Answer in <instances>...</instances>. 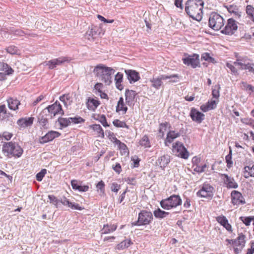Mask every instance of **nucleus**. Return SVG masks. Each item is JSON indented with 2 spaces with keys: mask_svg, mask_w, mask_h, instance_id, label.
<instances>
[{
  "mask_svg": "<svg viewBox=\"0 0 254 254\" xmlns=\"http://www.w3.org/2000/svg\"><path fill=\"white\" fill-rule=\"evenodd\" d=\"M203 5L202 0H188L186 2L185 11L190 17L199 21L202 18Z\"/></svg>",
  "mask_w": 254,
  "mask_h": 254,
  "instance_id": "f257e3e1",
  "label": "nucleus"
},
{
  "mask_svg": "<svg viewBox=\"0 0 254 254\" xmlns=\"http://www.w3.org/2000/svg\"><path fill=\"white\" fill-rule=\"evenodd\" d=\"M93 72L99 80L109 85L112 83V75L115 73V70L111 67L100 64L94 68Z\"/></svg>",
  "mask_w": 254,
  "mask_h": 254,
  "instance_id": "f03ea898",
  "label": "nucleus"
},
{
  "mask_svg": "<svg viewBox=\"0 0 254 254\" xmlns=\"http://www.w3.org/2000/svg\"><path fill=\"white\" fill-rule=\"evenodd\" d=\"M2 151L7 157H19L23 153V149L18 144L12 142L4 143Z\"/></svg>",
  "mask_w": 254,
  "mask_h": 254,
  "instance_id": "7ed1b4c3",
  "label": "nucleus"
},
{
  "mask_svg": "<svg viewBox=\"0 0 254 254\" xmlns=\"http://www.w3.org/2000/svg\"><path fill=\"white\" fill-rule=\"evenodd\" d=\"M182 203L181 197L179 195L173 194L166 199H162L160 204L162 208L169 210L181 205Z\"/></svg>",
  "mask_w": 254,
  "mask_h": 254,
  "instance_id": "20e7f679",
  "label": "nucleus"
},
{
  "mask_svg": "<svg viewBox=\"0 0 254 254\" xmlns=\"http://www.w3.org/2000/svg\"><path fill=\"white\" fill-rule=\"evenodd\" d=\"M224 25V19L222 16L216 12L210 13L209 17L208 25L215 31L220 30Z\"/></svg>",
  "mask_w": 254,
  "mask_h": 254,
  "instance_id": "39448f33",
  "label": "nucleus"
},
{
  "mask_svg": "<svg viewBox=\"0 0 254 254\" xmlns=\"http://www.w3.org/2000/svg\"><path fill=\"white\" fill-rule=\"evenodd\" d=\"M153 219V215L151 212L143 210L138 214L137 221L132 223L133 225H145L149 224Z\"/></svg>",
  "mask_w": 254,
  "mask_h": 254,
  "instance_id": "423d86ee",
  "label": "nucleus"
},
{
  "mask_svg": "<svg viewBox=\"0 0 254 254\" xmlns=\"http://www.w3.org/2000/svg\"><path fill=\"white\" fill-rule=\"evenodd\" d=\"M172 151L176 156L184 159H187L189 155L188 150L183 143L179 141L173 145Z\"/></svg>",
  "mask_w": 254,
  "mask_h": 254,
  "instance_id": "0eeeda50",
  "label": "nucleus"
},
{
  "mask_svg": "<svg viewBox=\"0 0 254 254\" xmlns=\"http://www.w3.org/2000/svg\"><path fill=\"white\" fill-rule=\"evenodd\" d=\"M182 60L185 64L190 66L192 68L198 66L200 64L199 56L197 54L187 55L186 57L183 58Z\"/></svg>",
  "mask_w": 254,
  "mask_h": 254,
  "instance_id": "6e6552de",
  "label": "nucleus"
},
{
  "mask_svg": "<svg viewBox=\"0 0 254 254\" xmlns=\"http://www.w3.org/2000/svg\"><path fill=\"white\" fill-rule=\"evenodd\" d=\"M237 29V22L233 18H229L221 33L226 35H232Z\"/></svg>",
  "mask_w": 254,
  "mask_h": 254,
  "instance_id": "1a4fd4ad",
  "label": "nucleus"
},
{
  "mask_svg": "<svg viewBox=\"0 0 254 254\" xmlns=\"http://www.w3.org/2000/svg\"><path fill=\"white\" fill-rule=\"evenodd\" d=\"M46 110H47L50 114L53 115V117L58 115H63L64 114V112L62 109L61 105L57 101L54 104L49 105L43 111V113H44Z\"/></svg>",
  "mask_w": 254,
  "mask_h": 254,
  "instance_id": "9d476101",
  "label": "nucleus"
},
{
  "mask_svg": "<svg viewBox=\"0 0 254 254\" xmlns=\"http://www.w3.org/2000/svg\"><path fill=\"white\" fill-rule=\"evenodd\" d=\"M177 77V75L168 76V75L162 74L157 77L153 76L150 79L151 86L156 89H159L162 85H163V80H167L171 77Z\"/></svg>",
  "mask_w": 254,
  "mask_h": 254,
  "instance_id": "9b49d317",
  "label": "nucleus"
},
{
  "mask_svg": "<svg viewBox=\"0 0 254 254\" xmlns=\"http://www.w3.org/2000/svg\"><path fill=\"white\" fill-rule=\"evenodd\" d=\"M213 188L208 185H204L197 192V195L201 197L212 198L213 196Z\"/></svg>",
  "mask_w": 254,
  "mask_h": 254,
  "instance_id": "f8f14e48",
  "label": "nucleus"
},
{
  "mask_svg": "<svg viewBox=\"0 0 254 254\" xmlns=\"http://www.w3.org/2000/svg\"><path fill=\"white\" fill-rule=\"evenodd\" d=\"M60 133L56 131H50L44 136L39 138V142L42 144L47 143L53 140L55 138L60 135Z\"/></svg>",
  "mask_w": 254,
  "mask_h": 254,
  "instance_id": "ddd939ff",
  "label": "nucleus"
},
{
  "mask_svg": "<svg viewBox=\"0 0 254 254\" xmlns=\"http://www.w3.org/2000/svg\"><path fill=\"white\" fill-rule=\"evenodd\" d=\"M232 203L234 205L244 204L245 199L242 194L238 191L233 190L231 192Z\"/></svg>",
  "mask_w": 254,
  "mask_h": 254,
  "instance_id": "4468645a",
  "label": "nucleus"
},
{
  "mask_svg": "<svg viewBox=\"0 0 254 254\" xmlns=\"http://www.w3.org/2000/svg\"><path fill=\"white\" fill-rule=\"evenodd\" d=\"M190 116L193 121L200 123L204 120V115L195 108H192L190 112Z\"/></svg>",
  "mask_w": 254,
  "mask_h": 254,
  "instance_id": "2eb2a0df",
  "label": "nucleus"
},
{
  "mask_svg": "<svg viewBox=\"0 0 254 254\" xmlns=\"http://www.w3.org/2000/svg\"><path fill=\"white\" fill-rule=\"evenodd\" d=\"M100 29L97 27H92L86 33L85 37L86 38L89 40H93L96 38L100 34Z\"/></svg>",
  "mask_w": 254,
  "mask_h": 254,
  "instance_id": "dca6fc26",
  "label": "nucleus"
},
{
  "mask_svg": "<svg viewBox=\"0 0 254 254\" xmlns=\"http://www.w3.org/2000/svg\"><path fill=\"white\" fill-rule=\"evenodd\" d=\"M136 95L135 91L128 89L126 90L125 92L126 102L128 106H130L133 105Z\"/></svg>",
  "mask_w": 254,
  "mask_h": 254,
  "instance_id": "f3484780",
  "label": "nucleus"
},
{
  "mask_svg": "<svg viewBox=\"0 0 254 254\" xmlns=\"http://www.w3.org/2000/svg\"><path fill=\"white\" fill-rule=\"evenodd\" d=\"M33 120L34 118L33 117L23 118L19 119L17 124L21 128H25L31 126L33 124Z\"/></svg>",
  "mask_w": 254,
  "mask_h": 254,
  "instance_id": "a211bd4d",
  "label": "nucleus"
},
{
  "mask_svg": "<svg viewBox=\"0 0 254 254\" xmlns=\"http://www.w3.org/2000/svg\"><path fill=\"white\" fill-rule=\"evenodd\" d=\"M125 72L130 83L135 82L138 81L140 78L138 73L135 70H126Z\"/></svg>",
  "mask_w": 254,
  "mask_h": 254,
  "instance_id": "6ab92c4d",
  "label": "nucleus"
},
{
  "mask_svg": "<svg viewBox=\"0 0 254 254\" xmlns=\"http://www.w3.org/2000/svg\"><path fill=\"white\" fill-rule=\"evenodd\" d=\"M170 161V156L168 155H164L158 159L156 163L160 168L164 169L169 163Z\"/></svg>",
  "mask_w": 254,
  "mask_h": 254,
  "instance_id": "aec40b11",
  "label": "nucleus"
},
{
  "mask_svg": "<svg viewBox=\"0 0 254 254\" xmlns=\"http://www.w3.org/2000/svg\"><path fill=\"white\" fill-rule=\"evenodd\" d=\"M217 221L226 228L228 231H232L231 225L228 223L226 217L224 216H219L216 218Z\"/></svg>",
  "mask_w": 254,
  "mask_h": 254,
  "instance_id": "412c9836",
  "label": "nucleus"
},
{
  "mask_svg": "<svg viewBox=\"0 0 254 254\" xmlns=\"http://www.w3.org/2000/svg\"><path fill=\"white\" fill-rule=\"evenodd\" d=\"M7 102L9 109L13 111L18 110V106L20 105L19 101L13 98H9L7 100Z\"/></svg>",
  "mask_w": 254,
  "mask_h": 254,
  "instance_id": "4be33fe9",
  "label": "nucleus"
},
{
  "mask_svg": "<svg viewBox=\"0 0 254 254\" xmlns=\"http://www.w3.org/2000/svg\"><path fill=\"white\" fill-rule=\"evenodd\" d=\"M71 185L73 189L78 190L81 192H86L89 189V186L87 185L81 186L78 184L77 181L72 180Z\"/></svg>",
  "mask_w": 254,
  "mask_h": 254,
  "instance_id": "5701e85b",
  "label": "nucleus"
},
{
  "mask_svg": "<svg viewBox=\"0 0 254 254\" xmlns=\"http://www.w3.org/2000/svg\"><path fill=\"white\" fill-rule=\"evenodd\" d=\"M225 178V183L227 185V187L228 188L236 189L238 187L237 183L235 181L233 178H231L227 174H224Z\"/></svg>",
  "mask_w": 254,
  "mask_h": 254,
  "instance_id": "b1692460",
  "label": "nucleus"
},
{
  "mask_svg": "<svg viewBox=\"0 0 254 254\" xmlns=\"http://www.w3.org/2000/svg\"><path fill=\"white\" fill-rule=\"evenodd\" d=\"M127 110V107L125 105L124 99L122 97H120L118 102V104L116 107V112H119L123 111V114L126 113Z\"/></svg>",
  "mask_w": 254,
  "mask_h": 254,
  "instance_id": "393cba45",
  "label": "nucleus"
},
{
  "mask_svg": "<svg viewBox=\"0 0 254 254\" xmlns=\"http://www.w3.org/2000/svg\"><path fill=\"white\" fill-rule=\"evenodd\" d=\"M180 134L179 132H176L175 131H170L167 135V138L165 140V143L167 145V142L170 143L173 140L180 136Z\"/></svg>",
  "mask_w": 254,
  "mask_h": 254,
  "instance_id": "a878e982",
  "label": "nucleus"
},
{
  "mask_svg": "<svg viewBox=\"0 0 254 254\" xmlns=\"http://www.w3.org/2000/svg\"><path fill=\"white\" fill-rule=\"evenodd\" d=\"M117 228L116 225H110L108 224L104 225L102 229L101 230L102 234H107L115 231Z\"/></svg>",
  "mask_w": 254,
  "mask_h": 254,
  "instance_id": "bb28decb",
  "label": "nucleus"
},
{
  "mask_svg": "<svg viewBox=\"0 0 254 254\" xmlns=\"http://www.w3.org/2000/svg\"><path fill=\"white\" fill-rule=\"evenodd\" d=\"M123 74L120 72H118L115 76L116 87L120 90L123 89V86L121 84L123 81Z\"/></svg>",
  "mask_w": 254,
  "mask_h": 254,
  "instance_id": "cd10ccee",
  "label": "nucleus"
},
{
  "mask_svg": "<svg viewBox=\"0 0 254 254\" xmlns=\"http://www.w3.org/2000/svg\"><path fill=\"white\" fill-rule=\"evenodd\" d=\"M244 176L245 178L250 177H254V165L252 167L246 166L244 168Z\"/></svg>",
  "mask_w": 254,
  "mask_h": 254,
  "instance_id": "c85d7f7f",
  "label": "nucleus"
},
{
  "mask_svg": "<svg viewBox=\"0 0 254 254\" xmlns=\"http://www.w3.org/2000/svg\"><path fill=\"white\" fill-rule=\"evenodd\" d=\"M59 99L60 101L64 103L65 106L70 105L72 102V97L69 93L60 96Z\"/></svg>",
  "mask_w": 254,
  "mask_h": 254,
  "instance_id": "c756f323",
  "label": "nucleus"
},
{
  "mask_svg": "<svg viewBox=\"0 0 254 254\" xmlns=\"http://www.w3.org/2000/svg\"><path fill=\"white\" fill-rule=\"evenodd\" d=\"M116 143L118 145V147L120 149L121 153L122 155L127 154L128 153V149L125 143L117 139L116 140Z\"/></svg>",
  "mask_w": 254,
  "mask_h": 254,
  "instance_id": "7c9ffc66",
  "label": "nucleus"
},
{
  "mask_svg": "<svg viewBox=\"0 0 254 254\" xmlns=\"http://www.w3.org/2000/svg\"><path fill=\"white\" fill-rule=\"evenodd\" d=\"M169 214V212L163 211L160 208H158L154 211V215L156 218H163L166 217Z\"/></svg>",
  "mask_w": 254,
  "mask_h": 254,
  "instance_id": "2f4dec72",
  "label": "nucleus"
},
{
  "mask_svg": "<svg viewBox=\"0 0 254 254\" xmlns=\"http://www.w3.org/2000/svg\"><path fill=\"white\" fill-rule=\"evenodd\" d=\"M245 238L246 237L244 235L242 234H240L237 239L234 240L235 246H244L245 244Z\"/></svg>",
  "mask_w": 254,
  "mask_h": 254,
  "instance_id": "473e14b6",
  "label": "nucleus"
},
{
  "mask_svg": "<svg viewBox=\"0 0 254 254\" xmlns=\"http://www.w3.org/2000/svg\"><path fill=\"white\" fill-rule=\"evenodd\" d=\"M9 113H7L5 105L0 106V120H4L9 117Z\"/></svg>",
  "mask_w": 254,
  "mask_h": 254,
  "instance_id": "72a5a7b5",
  "label": "nucleus"
},
{
  "mask_svg": "<svg viewBox=\"0 0 254 254\" xmlns=\"http://www.w3.org/2000/svg\"><path fill=\"white\" fill-rule=\"evenodd\" d=\"M99 105L98 101L94 99H89L87 102V106L88 109L90 110H94Z\"/></svg>",
  "mask_w": 254,
  "mask_h": 254,
  "instance_id": "f704fd0d",
  "label": "nucleus"
},
{
  "mask_svg": "<svg viewBox=\"0 0 254 254\" xmlns=\"http://www.w3.org/2000/svg\"><path fill=\"white\" fill-rule=\"evenodd\" d=\"M240 85L243 90L249 91L250 94H251L252 92H254V87L252 85L249 84L246 82L242 81L240 83Z\"/></svg>",
  "mask_w": 254,
  "mask_h": 254,
  "instance_id": "c9c22d12",
  "label": "nucleus"
},
{
  "mask_svg": "<svg viewBox=\"0 0 254 254\" xmlns=\"http://www.w3.org/2000/svg\"><path fill=\"white\" fill-rule=\"evenodd\" d=\"M0 70L5 73V74L7 75L11 74L13 71V69L7 64L5 63L1 64Z\"/></svg>",
  "mask_w": 254,
  "mask_h": 254,
  "instance_id": "e433bc0d",
  "label": "nucleus"
},
{
  "mask_svg": "<svg viewBox=\"0 0 254 254\" xmlns=\"http://www.w3.org/2000/svg\"><path fill=\"white\" fill-rule=\"evenodd\" d=\"M132 242L130 240H126L119 244L118 245L117 248L118 249H124L129 247L131 244Z\"/></svg>",
  "mask_w": 254,
  "mask_h": 254,
  "instance_id": "4c0bfd02",
  "label": "nucleus"
},
{
  "mask_svg": "<svg viewBox=\"0 0 254 254\" xmlns=\"http://www.w3.org/2000/svg\"><path fill=\"white\" fill-rule=\"evenodd\" d=\"M58 122L60 124L61 126L63 127H67L71 123V121L69 120V118L68 119L64 118H59Z\"/></svg>",
  "mask_w": 254,
  "mask_h": 254,
  "instance_id": "58836bf2",
  "label": "nucleus"
},
{
  "mask_svg": "<svg viewBox=\"0 0 254 254\" xmlns=\"http://www.w3.org/2000/svg\"><path fill=\"white\" fill-rule=\"evenodd\" d=\"M114 126L118 127H126L128 128V126L125 122L121 121L119 120H115L113 122Z\"/></svg>",
  "mask_w": 254,
  "mask_h": 254,
  "instance_id": "ea45409f",
  "label": "nucleus"
},
{
  "mask_svg": "<svg viewBox=\"0 0 254 254\" xmlns=\"http://www.w3.org/2000/svg\"><path fill=\"white\" fill-rule=\"evenodd\" d=\"M140 145L144 147H149L150 146L148 137L146 135H144L139 141Z\"/></svg>",
  "mask_w": 254,
  "mask_h": 254,
  "instance_id": "a19ab883",
  "label": "nucleus"
},
{
  "mask_svg": "<svg viewBox=\"0 0 254 254\" xmlns=\"http://www.w3.org/2000/svg\"><path fill=\"white\" fill-rule=\"evenodd\" d=\"M91 127L95 131H97L98 133L101 134V136L103 137L104 136V131L100 125H93Z\"/></svg>",
  "mask_w": 254,
  "mask_h": 254,
  "instance_id": "79ce46f5",
  "label": "nucleus"
},
{
  "mask_svg": "<svg viewBox=\"0 0 254 254\" xmlns=\"http://www.w3.org/2000/svg\"><path fill=\"white\" fill-rule=\"evenodd\" d=\"M169 125V124L167 122L162 123L160 125L159 133V136L163 137L164 135V131L166 130V128Z\"/></svg>",
  "mask_w": 254,
  "mask_h": 254,
  "instance_id": "37998d69",
  "label": "nucleus"
},
{
  "mask_svg": "<svg viewBox=\"0 0 254 254\" xmlns=\"http://www.w3.org/2000/svg\"><path fill=\"white\" fill-rule=\"evenodd\" d=\"M241 69H248L250 72L254 74V64H245L243 67L240 68Z\"/></svg>",
  "mask_w": 254,
  "mask_h": 254,
  "instance_id": "c03bdc74",
  "label": "nucleus"
},
{
  "mask_svg": "<svg viewBox=\"0 0 254 254\" xmlns=\"http://www.w3.org/2000/svg\"><path fill=\"white\" fill-rule=\"evenodd\" d=\"M48 198L50 200V203H53L56 208L58 207V203L60 201L54 195H49Z\"/></svg>",
  "mask_w": 254,
  "mask_h": 254,
  "instance_id": "a18cd8bd",
  "label": "nucleus"
},
{
  "mask_svg": "<svg viewBox=\"0 0 254 254\" xmlns=\"http://www.w3.org/2000/svg\"><path fill=\"white\" fill-rule=\"evenodd\" d=\"M201 59L202 60H204V61L211 62V63H214L215 60L214 58H212L210 54L207 53H204L201 55Z\"/></svg>",
  "mask_w": 254,
  "mask_h": 254,
  "instance_id": "49530a36",
  "label": "nucleus"
},
{
  "mask_svg": "<svg viewBox=\"0 0 254 254\" xmlns=\"http://www.w3.org/2000/svg\"><path fill=\"white\" fill-rule=\"evenodd\" d=\"M240 219L246 225L249 226L252 220H254V216L252 217H241Z\"/></svg>",
  "mask_w": 254,
  "mask_h": 254,
  "instance_id": "de8ad7c7",
  "label": "nucleus"
},
{
  "mask_svg": "<svg viewBox=\"0 0 254 254\" xmlns=\"http://www.w3.org/2000/svg\"><path fill=\"white\" fill-rule=\"evenodd\" d=\"M54 60H55V64L57 66L62 64L63 63H64L65 62L68 61V58L67 57H60L57 59H55Z\"/></svg>",
  "mask_w": 254,
  "mask_h": 254,
  "instance_id": "09e8293b",
  "label": "nucleus"
},
{
  "mask_svg": "<svg viewBox=\"0 0 254 254\" xmlns=\"http://www.w3.org/2000/svg\"><path fill=\"white\" fill-rule=\"evenodd\" d=\"M246 12L247 13L252 17L253 20L254 21V7L250 5H248L246 8Z\"/></svg>",
  "mask_w": 254,
  "mask_h": 254,
  "instance_id": "8fccbe9b",
  "label": "nucleus"
},
{
  "mask_svg": "<svg viewBox=\"0 0 254 254\" xmlns=\"http://www.w3.org/2000/svg\"><path fill=\"white\" fill-rule=\"evenodd\" d=\"M69 120L71 121V123H73L74 124H79L85 122L84 119L79 116L75 117L74 118H69Z\"/></svg>",
  "mask_w": 254,
  "mask_h": 254,
  "instance_id": "3c124183",
  "label": "nucleus"
},
{
  "mask_svg": "<svg viewBox=\"0 0 254 254\" xmlns=\"http://www.w3.org/2000/svg\"><path fill=\"white\" fill-rule=\"evenodd\" d=\"M97 191H100V193H104L105 191V184L103 181H100L96 185Z\"/></svg>",
  "mask_w": 254,
  "mask_h": 254,
  "instance_id": "603ef678",
  "label": "nucleus"
},
{
  "mask_svg": "<svg viewBox=\"0 0 254 254\" xmlns=\"http://www.w3.org/2000/svg\"><path fill=\"white\" fill-rule=\"evenodd\" d=\"M42 64L44 65H48L49 67V68L50 69H54V68L57 67V65L55 64L54 59L49 61L48 62H44Z\"/></svg>",
  "mask_w": 254,
  "mask_h": 254,
  "instance_id": "864d4df0",
  "label": "nucleus"
},
{
  "mask_svg": "<svg viewBox=\"0 0 254 254\" xmlns=\"http://www.w3.org/2000/svg\"><path fill=\"white\" fill-rule=\"evenodd\" d=\"M226 161L227 163V166L230 168L232 167L233 162L232 161V151L230 150L229 154H228L225 157Z\"/></svg>",
  "mask_w": 254,
  "mask_h": 254,
  "instance_id": "5fc2aeb1",
  "label": "nucleus"
},
{
  "mask_svg": "<svg viewBox=\"0 0 254 254\" xmlns=\"http://www.w3.org/2000/svg\"><path fill=\"white\" fill-rule=\"evenodd\" d=\"M47 170L45 169H42L40 172L37 174L36 176V180L38 181H41L46 174Z\"/></svg>",
  "mask_w": 254,
  "mask_h": 254,
  "instance_id": "6e6d98bb",
  "label": "nucleus"
},
{
  "mask_svg": "<svg viewBox=\"0 0 254 254\" xmlns=\"http://www.w3.org/2000/svg\"><path fill=\"white\" fill-rule=\"evenodd\" d=\"M6 51L10 54H15L17 52V48L14 46H10L6 49Z\"/></svg>",
  "mask_w": 254,
  "mask_h": 254,
  "instance_id": "4d7b16f0",
  "label": "nucleus"
},
{
  "mask_svg": "<svg viewBox=\"0 0 254 254\" xmlns=\"http://www.w3.org/2000/svg\"><path fill=\"white\" fill-rule=\"evenodd\" d=\"M38 121L39 124L42 126H45L48 123V120L46 118H44L43 116H41V115H40L39 116Z\"/></svg>",
  "mask_w": 254,
  "mask_h": 254,
  "instance_id": "13d9d810",
  "label": "nucleus"
},
{
  "mask_svg": "<svg viewBox=\"0 0 254 254\" xmlns=\"http://www.w3.org/2000/svg\"><path fill=\"white\" fill-rule=\"evenodd\" d=\"M99 122L102 124V125L105 127H109V125L108 124L106 120V118L105 115H102L100 117L99 119Z\"/></svg>",
  "mask_w": 254,
  "mask_h": 254,
  "instance_id": "bf43d9fd",
  "label": "nucleus"
},
{
  "mask_svg": "<svg viewBox=\"0 0 254 254\" xmlns=\"http://www.w3.org/2000/svg\"><path fill=\"white\" fill-rule=\"evenodd\" d=\"M207 104L208 105V107L211 110L215 109L216 107L217 102L215 100H211L210 101H208L207 102Z\"/></svg>",
  "mask_w": 254,
  "mask_h": 254,
  "instance_id": "052dcab7",
  "label": "nucleus"
},
{
  "mask_svg": "<svg viewBox=\"0 0 254 254\" xmlns=\"http://www.w3.org/2000/svg\"><path fill=\"white\" fill-rule=\"evenodd\" d=\"M60 202L64 206H67L70 207V205L71 204V202H70L65 197H63L61 198Z\"/></svg>",
  "mask_w": 254,
  "mask_h": 254,
  "instance_id": "680f3d73",
  "label": "nucleus"
},
{
  "mask_svg": "<svg viewBox=\"0 0 254 254\" xmlns=\"http://www.w3.org/2000/svg\"><path fill=\"white\" fill-rule=\"evenodd\" d=\"M207 166L206 164L203 165L202 166H197L194 169V171L197 172L198 173H202L205 171V169L206 168Z\"/></svg>",
  "mask_w": 254,
  "mask_h": 254,
  "instance_id": "e2e57ef3",
  "label": "nucleus"
},
{
  "mask_svg": "<svg viewBox=\"0 0 254 254\" xmlns=\"http://www.w3.org/2000/svg\"><path fill=\"white\" fill-rule=\"evenodd\" d=\"M120 189V186L116 183L112 184L111 189L112 191L117 192Z\"/></svg>",
  "mask_w": 254,
  "mask_h": 254,
  "instance_id": "0e129e2a",
  "label": "nucleus"
},
{
  "mask_svg": "<svg viewBox=\"0 0 254 254\" xmlns=\"http://www.w3.org/2000/svg\"><path fill=\"white\" fill-rule=\"evenodd\" d=\"M241 121L243 124H246V125H250L251 126V125L253 123V122H254V120H252L251 119H247V118L242 119L241 120Z\"/></svg>",
  "mask_w": 254,
  "mask_h": 254,
  "instance_id": "69168bd1",
  "label": "nucleus"
},
{
  "mask_svg": "<svg viewBox=\"0 0 254 254\" xmlns=\"http://www.w3.org/2000/svg\"><path fill=\"white\" fill-rule=\"evenodd\" d=\"M227 9L230 13H234L235 14H238L236 6L231 5L227 7Z\"/></svg>",
  "mask_w": 254,
  "mask_h": 254,
  "instance_id": "338daca9",
  "label": "nucleus"
},
{
  "mask_svg": "<svg viewBox=\"0 0 254 254\" xmlns=\"http://www.w3.org/2000/svg\"><path fill=\"white\" fill-rule=\"evenodd\" d=\"M113 169L118 174H120L122 171V168L121 165L117 163L116 164L115 166H113Z\"/></svg>",
  "mask_w": 254,
  "mask_h": 254,
  "instance_id": "774afa93",
  "label": "nucleus"
}]
</instances>
